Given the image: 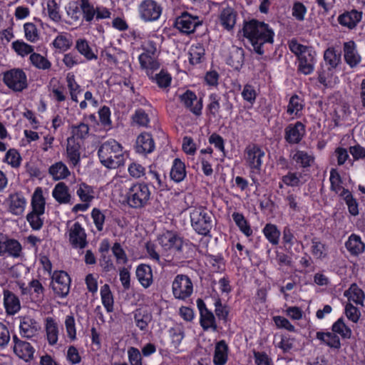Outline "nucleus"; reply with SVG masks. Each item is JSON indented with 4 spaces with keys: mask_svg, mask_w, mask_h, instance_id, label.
Masks as SVG:
<instances>
[{
    "mask_svg": "<svg viewBox=\"0 0 365 365\" xmlns=\"http://www.w3.org/2000/svg\"><path fill=\"white\" fill-rule=\"evenodd\" d=\"M84 150V143L76 140L73 137H68L66 143V158L70 165L75 168L80 164L81 156Z\"/></svg>",
    "mask_w": 365,
    "mask_h": 365,
    "instance_id": "obj_15",
    "label": "nucleus"
},
{
    "mask_svg": "<svg viewBox=\"0 0 365 365\" xmlns=\"http://www.w3.org/2000/svg\"><path fill=\"white\" fill-rule=\"evenodd\" d=\"M31 205V211L45 213L46 200L41 187H38L35 189L32 195Z\"/></svg>",
    "mask_w": 365,
    "mask_h": 365,
    "instance_id": "obj_40",
    "label": "nucleus"
},
{
    "mask_svg": "<svg viewBox=\"0 0 365 365\" xmlns=\"http://www.w3.org/2000/svg\"><path fill=\"white\" fill-rule=\"evenodd\" d=\"M46 331L47 339L50 345H54L58 341V329L57 323L51 317L46 318Z\"/></svg>",
    "mask_w": 365,
    "mask_h": 365,
    "instance_id": "obj_49",
    "label": "nucleus"
},
{
    "mask_svg": "<svg viewBox=\"0 0 365 365\" xmlns=\"http://www.w3.org/2000/svg\"><path fill=\"white\" fill-rule=\"evenodd\" d=\"M13 341L14 351L20 359L26 361L33 359L35 351L29 342L19 339L16 335L13 336Z\"/></svg>",
    "mask_w": 365,
    "mask_h": 365,
    "instance_id": "obj_21",
    "label": "nucleus"
},
{
    "mask_svg": "<svg viewBox=\"0 0 365 365\" xmlns=\"http://www.w3.org/2000/svg\"><path fill=\"white\" fill-rule=\"evenodd\" d=\"M196 303L200 312V323L202 329L205 331L211 329L212 331H216L217 326L213 313L207 308L205 303L202 299H197Z\"/></svg>",
    "mask_w": 365,
    "mask_h": 365,
    "instance_id": "obj_16",
    "label": "nucleus"
},
{
    "mask_svg": "<svg viewBox=\"0 0 365 365\" xmlns=\"http://www.w3.org/2000/svg\"><path fill=\"white\" fill-rule=\"evenodd\" d=\"M158 57V56H138L140 68L145 71L148 77H151L150 73L151 75L154 71L160 68V63Z\"/></svg>",
    "mask_w": 365,
    "mask_h": 365,
    "instance_id": "obj_26",
    "label": "nucleus"
},
{
    "mask_svg": "<svg viewBox=\"0 0 365 365\" xmlns=\"http://www.w3.org/2000/svg\"><path fill=\"white\" fill-rule=\"evenodd\" d=\"M346 249L353 255H358L364 250V244L359 236L351 235L346 242Z\"/></svg>",
    "mask_w": 365,
    "mask_h": 365,
    "instance_id": "obj_55",
    "label": "nucleus"
},
{
    "mask_svg": "<svg viewBox=\"0 0 365 365\" xmlns=\"http://www.w3.org/2000/svg\"><path fill=\"white\" fill-rule=\"evenodd\" d=\"M132 122L139 127L148 128L150 122L148 114L143 108H137L131 117Z\"/></svg>",
    "mask_w": 365,
    "mask_h": 365,
    "instance_id": "obj_56",
    "label": "nucleus"
},
{
    "mask_svg": "<svg viewBox=\"0 0 365 365\" xmlns=\"http://www.w3.org/2000/svg\"><path fill=\"white\" fill-rule=\"evenodd\" d=\"M3 162L11 165L13 168H18L21 164L22 158L18 150L10 148L6 153Z\"/></svg>",
    "mask_w": 365,
    "mask_h": 365,
    "instance_id": "obj_54",
    "label": "nucleus"
},
{
    "mask_svg": "<svg viewBox=\"0 0 365 365\" xmlns=\"http://www.w3.org/2000/svg\"><path fill=\"white\" fill-rule=\"evenodd\" d=\"M75 49L87 61L96 60L98 56L93 52L89 42L86 38H78L76 41Z\"/></svg>",
    "mask_w": 365,
    "mask_h": 365,
    "instance_id": "obj_37",
    "label": "nucleus"
},
{
    "mask_svg": "<svg viewBox=\"0 0 365 365\" xmlns=\"http://www.w3.org/2000/svg\"><path fill=\"white\" fill-rule=\"evenodd\" d=\"M19 328L21 335L27 339H31L36 336L40 329L37 322L29 316H24L20 318Z\"/></svg>",
    "mask_w": 365,
    "mask_h": 365,
    "instance_id": "obj_20",
    "label": "nucleus"
},
{
    "mask_svg": "<svg viewBox=\"0 0 365 365\" xmlns=\"http://www.w3.org/2000/svg\"><path fill=\"white\" fill-rule=\"evenodd\" d=\"M98 155L101 164L109 169H116L125 164L123 147L114 139L102 143L98 150Z\"/></svg>",
    "mask_w": 365,
    "mask_h": 365,
    "instance_id": "obj_2",
    "label": "nucleus"
},
{
    "mask_svg": "<svg viewBox=\"0 0 365 365\" xmlns=\"http://www.w3.org/2000/svg\"><path fill=\"white\" fill-rule=\"evenodd\" d=\"M344 58L346 63L351 68H356L361 61V57L356 50L354 41L344 43Z\"/></svg>",
    "mask_w": 365,
    "mask_h": 365,
    "instance_id": "obj_18",
    "label": "nucleus"
},
{
    "mask_svg": "<svg viewBox=\"0 0 365 365\" xmlns=\"http://www.w3.org/2000/svg\"><path fill=\"white\" fill-rule=\"evenodd\" d=\"M52 196L60 204H67L71 200L68 187L63 182L55 185L52 190Z\"/></svg>",
    "mask_w": 365,
    "mask_h": 365,
    "instance_id": "obj_32",
    "label": "nucleus"
},
{
    "mask_svg": "<svg viewBox=\"0 0 365 365\" xmlns=\"http://www.w3.org/2000/svg\"><path fill=\"white\" fill-rule=\"evenodd\" d=\"M304 101L297 94H293L289 100L287 106V113L292 116L291 119L300 118L303 113L302 111L304 108Z\"/></svg>",
    "mask_w": 365,
    "mask_h": 365,
    "instance_id": "obj_22",
    "label": "nucleus"
},
{
    "mask_svg": "<svg viewBox=\"0 0 365 365\" xmlns=\"http://www.w3.org/2000/svg\"><path fill=\"white\" fill-rule=\"evenodd\" d=\"M145 181L148 186L150 185L154 190L158 191L168 190L169 187L166 181V175L161 174L158 170L155 165H150L148 170L144 177Z\"/></svg>",
    "mask_w": 365,
    "mask_h": 365,
    "instance_id": "obj_11",
    "label": "nucleus"
},
{
    "mask_svg": "<svg viewBox=\"0 0 365 365\" xmlns=\"http://www.w3.org/2000/svg\"><path fill=\"white\" fill-rule=\"evenodd\" d=\"M110 214V210L101 211L100 209L94 207L91 215L96 228H103L104 223H106L108 227L113 226Z\"/></svg>",
    "mask_w": 365,
    "mask_h": 365,
    "instance_id": "obj_29",
    "label": "nucleus"
},
{
    "mask_svg": "<svg viewBox=\"0 0 365 365\" xmlns=\"http://www.w3.org/2000/svg\"><path fill=\"white\" fill-rule=\"evenodd\" d=\"M4 304L7 314L11 315L16 314L21 308L19 298L9 290L4 292Z\"/></svg>",
    "mask_w": 365,
    "mask_h": 365,
    "instance_id": "obj_34",
    "label": "nucleus"
},
{
    "mask_svg": "<svg viewBox=\"0 0 365 365\" xmlns=\"http://www.w3.org/2000/svg\"><path fill=\"white\" fill-rule=\"evenodd\" d=\"M220 20L221 25L230 31L233 29L236 23V13L230 7L223 9L220 15Z\"/></svg>",
    "mask_w": 365,
    "mask_h": 365,
    "instance_id": "obj_41",
    "label": "nucleus"
},
{
    "mask_svg": "<svg viewBox=\"0 0 365 365\" xmlns=\"http://www.w3.org/2000/svg\"><path fill=\"white\" fill-rule=\"evenodd\" d=\"M302 174L297 172L289 171L286 175L281 178V182L279 183V187L283 188V185L288 187H299L302 185Z\"/></svg>",
    "mask_w": 365,
    "mask_h": 365,
    "instance_id": "obj_51",
    "label": "nucleus"
},
{
    "mask_svg": "<svg viewBox=\"0 0 365 365\" xmlns=\"http://www.w3.org/2000/svg\"><path fill=\"white\" fill-rule=\"evenodd\" d=\"M102 303L107 312H110L113 309V298L108 284H104L101 288Z\"/></svg>",
    "mask_w": 365,
    "mask_h": 365,
    "instance_id": "obj_60",
    "label": "nucleus"
},
{
    "mask_svg": "<svg viewBox=\"0 0 365 365\" xmlns=\"http://www.w3.org/2000/svg\"><path fill=\"white\" fill-rule=\"evenodd\" d=\"M291 160L296 165L303 170H307L315 163V157L312 152L296 149L290 154Z\"/></svg>",
    "mask_w": 365,
    "mask_h": 365,
    "instance_id": "obj_17",
    "label": "nucleus"
},
{
    "mask_svg": "<svg viewBox=\"0 0 365 365\" xmlns=\"http://www.w3.org/2000/svg\"><path fill=\"white\" fill-rule=\"evenodd\" d=\"M190 222L193 227L208 228L212 220L210 216L205 210L195 209L190 213Z\"/></svg>",
    "mask_w": 365,
    "mask_h": 365,
    "instance_id": "obj_24",
    "label": "nucleus"
},
{
    "mask_svg": "<svg viewBox=\"0 0 365 365\" xmlns=\"http://www.w3.org/2000/svg\"><path fill=\"white\" fill-rule=\"evenodd\" d=\"M333 70L331 68L327 67L325 68L322 66L317 71L319 83L324 87L329 86L333 76Z\"/></svg>",
    "mask_w": 365,
    "mask_h": 365,
    "instance_id": "obj_61",
    "label": "nucleus"
},
{
    "mask_svg": "<svg viewBox=\"0 0 365 365\" xmlns=\"http://www.w3.org/2000/svg\"><path fill=\"white\" fill-rule=\"evenodd\" d=\"M332 331L339 334L343 339H350L351 337V329L345 324L344 319L339 318L332 325Z\"/></svg>",
    "mask_w": 365,
    "mask_h": 365,
    "instance_id": "obj_59",
    "label": "nucleus"
},
{
    "mask_svg": "<svg viewBox=\"0 0 365 365\" xmlns=\"http://www.w3.org/2000/svg\"><path fill=\"white\" fill-rule=\"evenodd\" d=\"M188 54L190 64L195 66L202 63L205 55V48L203 43L197 42L192 44Z\"/></svg>",
    "mask_w": 365,
    "mask_h": 365,
    "instance_id": "obj_35",
    "label": "nucleus"
},
{
    "mask_svg": "<svg viewBox=\"0 0 365 365\" xmlns=\"http://www.w3.org/2000/svg\"><path fill=\"white\" fill-rule=\"evenodd\" d=\"M76 195L83 202H90L94 199L95 192L93 187L86 182L78 185Z\"/></svg>",
    "mask_w": 365,
    "mask_h": 365,
    "instance_id": "obj_50",
    "label": "nucleus"
},
{
    "mask_svg": "<svg viewBox=\"0 0 365 365\" xmlns=\"http://www.w3.org/2000/svg\"><path fill=\"white\" fill-rule=\"evenodd\" d=\"M317 53L312 47L307 48L302 56L297 59L298 61L297 71L304 75H309L314 71V66L317 62Z\"/></svg>",
    "mask_w": 365,
    "mask_h": 365,
    "instance_id": "obj_14",
    "label": "nucleus"
},
{
    "mask_svg": "<svg viewBox=\"0 0 365 365\" xmlns=\"http://www.w3.org/2000/svg\"><path fill=\"white\" fill-rule=\"evenodd\" d=\"M31 63L38 69L48 70L51 67V63L40 53L34 52L29 56Z\"/></svg>",
    "mask_w": 365,
    "mask_h": 365,
    "instance_id": "obj_57",
    "label": "nucleus"
},
{
    "mask_svg": "<svg viewBox=\"0 0 365 365\" xmlns=\"http://www.w3.org/2000/svg\"><path fill=\"white\" fill-rule=\"evenodd\" d=\"M245 161L247 167L252 173H259L263 164L265 152L257 144H252L245 150Z\"/></svg>",
    "mask_w": 365,
    "mask_h": 365,
    "instance_id": "obj_6",
    "label": "nucleus"
},
{
    "mask_svg": "<svg viewBox=\"0 0 365 365\" xmlns=\"http://www.w3.org/2000/svg\"><path fill=\"white\" fill-rule=\"evenodd\" d=\"M187 172L185 164L180 158H175L170 171V179L176 183L184 180L186 178Z\"/></svg>",
    "mask_w": 365,
    "mask_h": 365,
    "instance_id": "obj_25",
    "label": "nucleus"
},
{
    "mask_svg": "<svg viewBox=\"0 0 365 365\" xmlns=\"http://www.w3.org/2000/svg\"><path fill=\"white\" fill-rule=\"evenodd\" d=\"M48 173L55 181L66 179L71 175L67 165L62 161L52 164L48 168Z\"/></svg>",
    "mask_w": 365,
    "mask_h": 365,
    "instance_id": "obj_27",
    "label": "nucleus"
},
{
    "mask_svg": "<svg viewBox=\"0 0 365 365\" xmlns=\"http://www.w3.org/2000/svg\"><path fill=\"white\" fill-rule=\"evenodd\" d=\"M228 346L224 340L215 345L213 363L215 365H225L227 361Z\"/></svg>",
    "mask_w": 365,
    "mask_h": 365,
    "instance_id": "obj_38",
    "label": "nucleus"
},
{
    "mask_svg": "<svg viewBox=\"0 0 365 365\" xmlns=\"http://www.w3.org/2000/svg\"><path fill=\"white\" fill-rule=\"evenodd\" d=\"M245 62V51L242 48L236 47L230 51L226 63L235 71H240Z\"/></svg>",
    "mask_w": 365,
    "mask_h": 365,
    "instance_id": "obj_28",
    "label": "nucleus"
},
{
    "mask_svg": "<svg viewBox=\"0 0 365 365\" xmlns=\"http://www.w3.org/2000/svg\"><path fill=\"white\" fill-rule=\"evenodd\" d=\"M71 279L64 271H56L52 277L51 287L54 293L61 297L68 295L70 290Z\"/></svg>",
    "mask_w": 365,
    "mask_h": 365,
    "instance_id": "obj_13",
    "label": "nucleus"
},
{
    "mask_svg": "<svg viewBox=\"0 0 365 365\" xmlns=\"http://www.w3.org/2000/svg\"><path fill=\"white\" fill-rule=\"evenodd\" d=\"M306 125L302 121L289 123L284 130V140L287 145H299L306 136Z\"/></svg>",
    "mask_w": 365,
    "mask_h": 365,
    "instance_id": "obj_8",
    "label": "nucleus"
},
{
    "mask_svg": "<svg viewBox=\"0 0 365 365\" xmlns=\"http://www.w3.org/2000/svg\"><path fill=\"white\" fill-rule=\"evenodd\" d=\"M344 296L348 298L349 301H352L356 304L364 305L365 294L355 283L352 284L350 287L344 292Z\"/></svg>",
    "mask_w": 365,
    "mask_h": 365,
    "instance_id": "obj_44",
    "label": "nucleus"
},
{
    "mask_svg": "<svg viewBox=\"0 0 365 365\" xmlns=\"http://www.w3.org/2000/svg\"><path fill=\"white\" fill-rule=\"evenodd\" d=\"M151 77L148 78L153 83H155L160 88H167L170 87L172 81L171 75L165 70L162 69L158 73L150 74Z\"/></svg>",
    "mask_w": 365,
    "mask_h": 365,
    "instance_id": "obj_47",
    "label": "nucleus"
},
{
    "mask_svg": "<svg viewBox=\"0 0 365 365\" xmlns=\"http://www.w3.org/2000/svg\"><path fill=\"white\" fill-rule=\"evenodd\" d=\"M307 8L299 1H294L292 8V16L299 21H303L305 19Z\"/></svg>",
    "mask_w": 365,
    "mask_h": 365,
    "instance_id": "obj_64",
    "label": "nucleus"
},
{
    "mask_svg": "<svg viewBox=\"0 0 365 365\" xmlns=\"http://www.w3.org/2000/svg\"><path fill=\"white\" fill-rule=\"evenodd\" d=\"M163 9L162 5L155 0H143L138 7V12L144 22H153L160 18Z\"/></svg>",
    "mask_w": 365,
    "mask_h": 365,
    "instance_id": "obj_5",
    "label": "nucleus"
},
{
    "mask_svg": "<svg viewBox=\"0 0 365 365\" xmlns=\"http://www.w3.org/2000/svg\"><path fill=\"white\" fill-rule=\"evenodd\" d=\"M173 293L175 298L185 299L192 293V283L190 279L184 274H178L173 282Z\"/></svg>",
    "mask_w": 365,
    "mask_h": 365,
    "instance_id": "obj_12",
    "label": "nucleus"
},
{
    "mask_svg": "<svg viewBox=\"0 0 365 365\" xmlns=\"http://www.w3.org/2000/svg\"><path fill=\"white\" fill-rule=\"evenodd\" d=\"M241 95L242 99L245 101L249 103L251 106L254 105L257 96V93L255 87L250 83H246L244 86Z\"/></svg>",
    "mask_w": 365,
    "mask_h": 365,
    "instance_id": "obj_63",
    "label": "nucleus"
},
{
    "mask_svg": "<svg viewBox=\"0 0 365 365\" xmlns=\"http://www.w3.org/2000/svg\"><path fill=\"white\" fill-rule=\"evenodd\" d=\"M179 100L184 107L196 117L202 114L203 98H197L196 93L190 89L179 96Z\"/></svg>",
    "mask_w": 365,
    "mask_h": 365,
    "instance_id": "obj_9",
    "label": "nucleus"
},
{
    "mask_svg": "<svg viewBox=\"0 0 365 365\" xmlns=\"http://www.w3.org/2000/svg\"><path fill=\"white\" fill-rule=\"evenodd\" d=\"M98 113L100 123L104 130H111L113 128V123L111 120V111L110 108L107 106H103L99 108Z\"/></svg>",
    "mask_w": 365,
    "mask_h": 365,
    "instance_id": "obj_52",
    "label": "nucleus"
},
{
    "mask_svg": "<svg viewBox=\"0 0 365 365\" xmlns=\"http://www.w3.org/2000/svg\"><path fill=\"white\" fill-rule=\"evenodd\" d=\"M151 191L145 182H136L128 188L125 193L127 205L134 209H141L148 205Z\"/></svg>",
    "mask_w": 365,
    "mask_h": 365,
    "instance_id": "obj_3",
    "label": "nucleus"
},
{
    "mask_svg": "<svg viewBox=\"0 0 365 365\" xmlns=\"http://www.w3.org/2000/svg\"><path fill=\"white\" fill-rule=\"evenodd\" d=\"M29 289L31 294L33 296V299L36 302H42L44 299L45 289L42 284L37 279L31 280L29 284V287L22 289L23 294L26 293V291Z\"/></svg>",
    "mask_w": 365,
    "mask_h": 365,
    "instance_id": "obj_42",
    "label": "nucleus"
},
{
    "mask_svg": "<svg viewBox=\"0 0 365 365\" xmlns=\"http://www.w3.org/2000/svg\"><path fill=\"white\" fill-rule=\"evenodd\" d=\"M80 9L83 15V20L88 23H91L95 19L96 14V7L90 1V0H80Z\"/></svg>",
    "mask_w": 365,
    "mask_h": 365,
    "instance_id": "obj_48",
    "label": "nucleus"
},
{
    "mask_svg": "<svg viewBox=\"0 0 365 365\" xmlns=\"http://www.w3.org/2000/svg\"><path fill=\"white\" fill-rule=\"evenodd\" d=\"M69 241L74 248L83 249L86 247V235L84 230H71Z\"/></svg>",
    "mask_w": 365,
    "mask_h": 365,
    "instance_id": "obj_46",
    "label": "nucleus"
},
{
    "mask_svg": "<svg viewBox=\"0 0 365 365\" xmlns=\"http://www.w3.org/2000/svg\"><path fill=\"white\" fill-rule=\"evenodd\" d=\"M202 25V21L199 16L192 15L187 11H183L176 17L174 22L175 28L185 35L193 34L196 29Z\"/></svg>",
    "mask_w": 365,
    "mask_h": 365,
    "instance_id": "obj_7",
    "label": "nucleus"
},
{
    "mask_svg": "<svg viewBox=\"0 0 365 365\" xmlns=\"http://www.w3.org/2000/svg\"><path fill=\"white\" fill-rule=\"evenodd\" d=\"M136 277L144 288L149 287L153 283V272L149 265L142 264L138 266Z\"/></svg>",
    "mask_w": 365,
    "mask_h": 365,
    "instance_id": "obj_33",
    "label": "nucleus"
},
{
    "mask_svg": "<svg viewBox=\"0 0 365 365\" xmlns=\"http://www.w3.org/2000/svg\"><path fill=\"white\" fill-rule=\"evenodd\" d=\"M220 96L216 93H212L208 96L209 103L205 108L206 115L210 118H220Z\"/></svg>",
    "mask_w": 365,
    "mask_h": 365,
    "instance_id": "obj_30",
    "label": "nucleus"
},
{
    "mask_svg": "<svg viewBox=\"0 0 365 365\" xmlns=\"http://www.w3.org/2000/svg\"><path fill=\"white\" fill-rule=\"evenodd\" d=\"M9 211L16 215L24 211L26 200L21 192L11 193L8 197Z\"/></svg>",
    "mask_w": 365,
    "mask_h": 365,
    "instance_id": "obj_23",
    "label": "nucleus"
},
{
    "mask_svg": "<svg viewBox=\"0 0 365 365\" xmlns=\"http://www.w3.org/2000/svg\"><path fill=\"white\" fill-rule=\"evenodd\" d=\"M208 142L210 145H212L217 150L221 152L223 157L225 156V140L220 134L212 133L208 137Z\"/></svg>",
    "mask_w": 365,
    "mask_h": 365,
    "instance_id": "obj_62",
    "label": "nucleus"
},
{
    "mask_svg": "<svg viewBox=\"0 0 365 365\" xmlns=\"http://www.w3.org/2000/svg\"><path fill=\"white\" fill-rule=\"evenodd\" d=\"M324 59L329 68L334 69L341 63V53H338L334 48H328L324 51Z\"/></svg>",
    "mask_w": 365,
    "mask_h": 365,
    "instance_id": "obj_53",
    "label": "nucleus"
},
{
    "mask_svg": "<svg viewBox=\"0 0 365 365\" xmlns=\"http://www.w3.org/2000/svg\"><path fill=\"white\" fill-rule=\"evenodd\" d=\"M155 142L150 133L142 132L136 138L133 145V150L136 154L142 157H147L155 150Z\"/></svg>",
    "mask_w": 365,
    "mask_h": 365,
    "instance_id": "obj_10",
    "label": "nucleus"
},
{
    "mask_svg": "<svg viewBox=\"0 0 365 365\" xmlns=\"http://www.w3.org/2000/svg\"><path fill=\"white\" fill-rule=\"evenodd\" d=\"M134 319L136 326L142 331L145 330L152 320L150 312L144 309H137L134 312Z\"/></svg>",
    "mask_w": 365,
    "mask_h": 365,
    "instance_id": "obj_43",
    "label": "nucleus"
},
{
    "mask_svg": "<svg viewBox=\"0 0 365 365\" xmlns=\"http://www.w3.org/2000/svg\"><path fill=\"white\" fill-rule=\"evenodd\" d=\"M89 132L90 128L88 125L81 122L71 126V135L69 137H73L76 140L81 142V143H84L89 136Z\"/></svg>",
    "mask_w": 365,
    "mask_h": 365,
    "instance_id": "obj_36",
    "label": "nucleus"
},
{
    "mask_svg": "<svg viewBox=\"0 0 365 365\" xmlns=\"http://www.w3.org/2000/svg\"><path fill=\"white\" fill-rule=\"evenodd\" d=\"M317 339L325 344L331 348L339 349L341 348V342L339 337L334 332H323L317 331L316 334Z\"/></svg>",
    "mask_w": 365,
    "mask_h": 365,
    "instance_id": "obj_39",
    "label": "nucleus"
},
{
    "mask_svg": "<svg viewBox=\"0 0 365 365\" xmlns=\"http://www.w3.org/2000/svg\"><path fill=\"white\" fill-rule=\"evenodd\" d=\"M363 13L356 9L346 11L338 16L339 24L349 29H354L362 19Z\"/></svg>",
    "mask_w": 365,
    "mask_h": 365,
    "instance_id": "obj_19",
    "label": "nucleus"
},
{
    "mask_svg": "<svg viewBox=\"0 0 365 365\" xmlns=\"http://www.w3.org/2000/svg\"><path fill=\"white\" fill-rule=\"evenodd\" d=\"M339 196L343 198L347 205L349 212L353 216L357 215L359 214V203L356 199L354 197L351 192L346 188H343L342 192L339 193Z\"/></svg>",
    "mask_w": 365,
    "mask_h": 365,
    "instance_id": "obj_45",
    "label": "nucleus"
},
{
    "mask_svg": "<svg viewBox=\"0 0 365 365\" xmlns=\"http://www.w3.org/2000/svg\"><path fill=\"white\" fill-rule=\"evenodd\" d=\"M3 82L11 90L21 92L28 87L27 76L21 68H12L3 73Z\"/></svg>",
    "mask_w": 365,
    "mask_h": 365,
    "instance_id": "obj_4",
    "label": "nucleus"
},
{
    "mask_svg": "<svg viewBox=\"0 0 365 365\" xmlns=\"http://www.w3.org/2000/svg\"><path fill=\"white\" fill-rule=\"evenodd\" d=\"M52 45L59 52L67 51L73 45L71 34L67 32L59 33L53 41Z\"/></svg>",
    "mask_w": 365,
    "mask_h": 365,
    "instance_id": "obj_31",
    "label": "nucleus"
},
{
    "mask_svg": "<svg viewBox=\"0 0 365 365\" xmlns=\"http://www.w3.org/2000/svg\"><path fill=\"white\" fill-rule=\"evenodd\" d=\"M242 32L253 52L259 56H263L267 47L272 46L274 41L275 34L269 24L255 19L244 21Z\"/></svg>",
    "mask_w": 365,
    "mask_h": 365,
    "instance_id": "obj_1",
    "label": "nucleus"
},
{
    "mask_svg": "<svg viewBox=\"0 0 365 365\" xmlns=\"http://www.w3.org/2000/svg\"><path fill=\"white\" fill-rule=\"evenodd\" d=\"M11 48L20 56L24 57L34 53V46L25 43L23 40H16L11 44Z\"/></svg>",
    "mask_w": 365,
    "mask_h": 365,
    "instance_id": "obj_58",
    "label": "nucleus"
}]
</instances>
